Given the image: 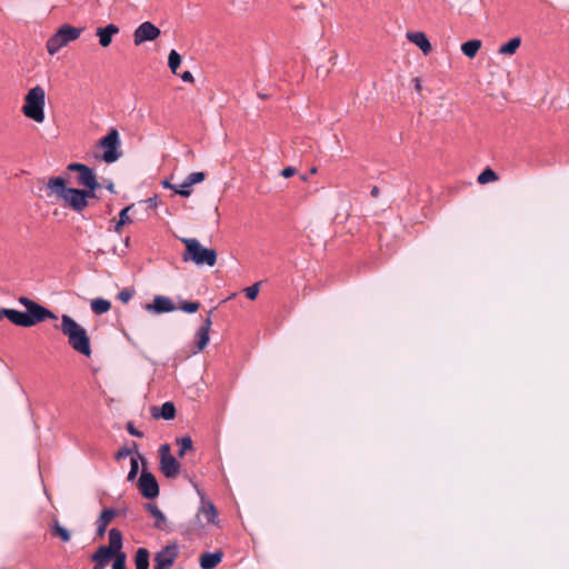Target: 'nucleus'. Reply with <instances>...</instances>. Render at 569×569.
<instances>
[{
	"label": "nucleus",
	"mask_w": 569,
	"mask_h": 569,
	"mask_svg": "<svg viewBox=\"0 0 569 569\" xmlns=\"http://www.w3.org/2000/svg\"><path fill=\"white\" fill-rule=\"evenodd\" d=\"M297 173V169L295 167H286L281 170L280 174L283 178H291Z\"/></svg>",
	"instance_id": "41"
},
{
	"label": "nucleus",
	"mask_w": 569,
	"mask_h": 569,
	"mask_svg": "<svg viewBox=\"0 0 569 569\" xmlns=\"http://www.w3.org/2000/svg\"><path fill=\"white\" fill-rule=\"evenodd\" d=\"M193 184L186 178L183 182L177 183L176 194L188 198L192 193Z\"/></svg>",
	"instance_id": "31"
},
{
	"label": "nucleus",
	"mask_w": 569,
	"mask_h": 569,
	"mask_svg": "<svg viewBox=\"0 0 569 569\" xmlns=\"http://www.w3.org/2000/svg\"><path fill=\"white\" fill-rule=\"evenodd\" d=\"M18 301L26 308L27 311L22 312L16 309L2 308L0 310V320L6 317L16 326L29 328L36 326L37 323L43 322L47 319H57V316L49 309L27 297L22 296L18 299Z\"/></svg>",
	"instance_id": "2"
},
{
	"label": "nucleus",
	"mask_w": 569,
	"mask_h": 569,
	"mask_svg": "<svg viewBox=\"0 0 569 569\" xmlns=\"http://www.w3.org/2000/svg\"><path fill=\"white\" fill-rule=\"evenodd\" d=\"M50 533L59 538L62 542H69L71 540L70 531L63 527L58 519H53L50 523Z\"/></svg>",
	"instance_id": "20"
},
{
	"label": "nucleus",
	"mask_w": 569,
	"mask_h": 569,
	"mask_svg": "<svg viewBox=\"0 0 569 569\" xmlns=\"http://www.w3.org/2000/svg\"><path fill=\"white\" fill-rule=\"evenodd\" d=\"M161 184L163 186V188L166 189H170V190H173V192L176 193V190H177V183H171L169 179H164Z\"/></svg>",
	"instance_id": "44"
},
{
	"label": "nucleus",
	"mask_w": 569,
	"mask_h": 569,
	"mask_svg": "<svg viewBox=\"0 0 569 569\" xmlns=\"http://www.w3.org/2000/svg\"><path fill=\"white\" fill-rule=\"evenodd\" d=\"M521 44L520 37H513L508 42L500 46L498 53L503 56H512L517 52Z\"/></svg>",
	"instance_id": "24"
},
{
	"label": "nucleus",
	"mask_w": 569,
	"mask_h": 569,
	"mask_svg": "<svg viewBox=\"0 0 569 569\" xmlns=\"http://www.w3.org/2000/svg\"><path fill=\"white\" fill-rule=\"evenodd\" d=\"M371 197L377 198L380 194V189L377 186H373L370 191Z\"/></svg>",
	"instance_id": "47"
},
{
	"label": "nucleus",
	"mask_w": 569,
	"mask_h": 569,
	"mask_svg": "<svg viewBox=\"0 0 569 569\" xmlns=\"http://www.w3.org/2000/svg\"><path fill=\"white\" fill-rule=\"evenodd\" d=\"M108 190H110L111 192H113V188H114V184L112 182L109 183V186L107 187Z\"/></svg>",
	"instance_id": "50"
},
{
	"label": "nucleus",
	"mask_w": 569,
	"mask_h": 569,
	"mask_svg": "<svg viewBox=\"0 0 569 569\" xmlns=\"http://www.w3.org/2000/svg\"><path fill=\"white\" fill-rule=\"evenodd\" d=\"M415 89L417 92H420L422 90V84L420 78H413Z\"/></svg>",
	"instance_id": "46"
},
{
	"label": "nucleus",
	"mask_w": 569,
	"mask_h": 569,
	"mask_svg": "<svg viewBox=\"0 0 569 569\" xmlns=\"http://www.w3.org/2000/svg\"><path fill=\"white\" fill-rule=\"evenodd\" d=\"M407 39L410 42L415 43L425 56H428L432 51V46L425 32H408Z\"/></svg>",
	"instance_id": "15"
},
{
	"label": "nucleus",
	"mask_w": 569,
	"mask_h": 569,
	"mask_svg": "<svg viewBox=\"0 0 569 569\" xmlns=\"http://www.w3.org/2000/svg\"><path fill=\"white\" fill-rule=\"evenodd\" d=\"M120 219L116 220L114 218L110 220V229L113 228V230L118 233L121 232V229L123 226L132 223L131 216H119Z\"/></svg>",
	"instance_id": "30"
},
{
	"label": "nucleus",
	"mask_w": 569,
	"mask_h": 569,
	"mask_svg": "<svg viewBox=\"0 0 569 569\" xmlns=\"http://www.w3.org/2000/svg\"><path fill=\"white\" fill-rule=\"evenodd\" d=\"M138 488L141 495L147 499H153L159 496V486L157 479L146 469H143L141 472L138 481Z\"/></svg>",
	"instance_id": "12"
},
{
	"label": "nucleus",
	"mask_w": 569,
	"mask_h": 569,
	"mask_svg": "<svg viewBox=\"0 0 569 569\" xmlns=\"http://www.w3.org/2000/svg\"><path fill=\"white\" fill-rule=\"evenodd\" d=\"M120 146L119 132L116 128H111L108 133L98 141V147L103 149V153L97 156V158L106 163L116 162L122 156Z\"/></svg>",
	"instance_id": "8"
},
{
	"label": "nucleus",
	"mask_w": 569,
	"mask_h": 569,
	"mask_svg": "<svg viewBox=\"0 0 569 569\" xmlns=\"http://www.w3.org/2000/svg\"><path fill=\"white\" fill-rule=\"evenodd\" d=\"M209 331H206V329H199L197 332V349L198 351L203 350L207 345L209 343Z\"/></svg>",
	"instance_id": "32"
},
{
	"label": "nucleus",
	"mask_w": 569,
	"mask_h": 569,
	"mask_svg": "<svg viewBox=\"0 0 569 569\" xmlns=\"http://www.w3.org/2000/svg\"><path fill=\"white\" fill-rule=\"evenodd\" d=\"M82 28H76L71 24L61 26L54 34H52L47 41V51L49 54L53 56L57 53L62 47L67 46L69 42L77 40L81 32Z\"/></svg>",
	"instance_id": "7"
},
{
	"label": "nucleus",
	"mask_w": 569,
	"mask_h": 569,
	"mask_svg": "<svg viewBox=\"0 0 569 569\" xmlns=\"http://www.w3.org/2000/svg\"><path fill=\"white\" fill-rule=\"evenodd\" d=\"M150 553L146 548H139L134 556L136 569H148L149 568Z\"/></svg>",
	"instance_id": "25"
},
{
	"label": "nucleus",
	"mask_w": 569,
	"mask_h": 569,
	"mask_svg": "<svg viewBox=\"0 0 569 569\" xmlns=\"http://www.w3.org/2000/svg\"><path fill=\"white\" fill-rule=\"evenodd\" d=\"M310 172H311L312 174H313V173H316V172H317V168H316V167H312V168H311V170H310Z\"/></svg>",
	"instance_id": "51"
},
{
	"label": "nucleus",
	"mask_w": 569,
	"mask_h": 569,
	"mask_svg": "<svg viewBox=\"0 0 569 569\" xmlns=\"http://www.w3.org/2000/svg\"><path fill=\"white\" fill-rule=\"evenodd\" d=\"M158 204V196L154 194L153 197H150L146 200L139 201L137 204L131 203L126 207H123L118 213H130L132 210H152L156 209Z\"/></svg>",
	"instance_id": "16"
},
{
	"label": "nucleus",
	"mask_w": 569,
	"mask_h": 569,
	"mask_svg": "<svg viewBox=\"0 0 569 569\" xmlns=\"http://www.w3.org/2000/svg\"><path fill=\"white\" fill-rule=\"evenodd\" d=\"M146 508L156 518L154 527L160 530H166L167 518L157 505L148 503Z\"/></svg>",
	"instance_id": "23"
},
{
	"label": "nucleus",
	"mask_w": 569,
	"mask_h": 569,
	"mask_svg": "<svg viewBox=\"0 0 569 569\" xmlns=\"http://www.w3.org/2000/svg\"><path fill=\"white\" fill-rule=\"evenodd\" d=\"M217 519V510L212 502L202 499L201 506L187 529L186 533L189 537H200L204 532L206 525L214 523Z\"/></svg>",
	"instance_id": "6"
},
{
	"label": "nucleus",
	"mask_w": 569,
	"mask_h": 569,
	"mask_svg": "<svg viewBox=\"0 0 569 569\" xmlns=\"http://www.w3.org/2000/svg\"><path fill=\"white\" fill-rule=\"evenodd\" d=\"M186 250L182 254L184 262L192 261L197 266L213 267L217 262V251L204 248L196 238L181 239Z\"/></svg>",
	"instance_id": "4"
},
{
	"label": "nucleus",
	"mask_w": 569,
	"mask_h": 569,
	"mask_svg": "<svg viewBox=\"0 0 569 569\" xmlns=\"http://www.w3.org/2000/svg\"><path fill=\"white\" fill-rule=\"evenodd\" d=\"M146 310L153 313L172 312L176 310V306L170 298L156 296L152 302L146 306Z\"/></svg>",
	"instance_id": "13"
},
{
	"label": "nucleus",
	"mask_w": 569,
	"mask_h": 569,
	"mask_svg": "<svg viewBox=\"0 0 569 569\" xmlns=\"http://www.w3.org/2000/svg\"><path fill=\"white\" fill-rule=\"evenodd\" d=\"M160 458V471L170 479H174L180 473L181 465L174 456L171 453V447L168 443H163L159 448Z\"/></svg>",
	"instance_id": "9"
},
{
	"label": "nucleus",
	"mask_w": 569,
	"mask_h": 569,
	"mask_svg": "<svg viewBox=\"0 0 569 569\" xmlns=\"http://www.w3.org/2000/svg\"><path fill=\"white\" fill-rule=\"evenodd\" d=\"M482 46V41L479 39H472L461 44L462 53L469 59H473Z\"/></svg>",
	"instance_id": "22"
},
{
	"label": "nucleus",
	"mask_w": 569,
	"mask_h": 569,
	"mask_svg": "<svg viewBox=\"0 0 569 569\" xmlns=\"http://www.w3.org/2000/svg\"><path fill=\"white\" fill-rule=\"evenodd\" d=\"M116 556L112 550H109L106 546H101L97 549V551L91 556L92 561H100L104 563H109V561Z\"/></svg>",
	"instance_id": "26"
},
{
	"label": "nucleus",
	"mask_w": 569,
	"mask_h": 569,
	"mask_svg": "<svg viewBox=\"0 0 569 569\" xmlns=\"http://www.w3.org/2000/svg\"><path fill=\"white\" fill-rule=\"evenodd\" d=\"M177 76H179L181 78V80L184 82H193L194 81V78L190 71H184L182 73H178Z\"/></svg>",
	"instance_id": "43"
},
{
	"label": "nucleus",
	"mask_w": 569,
	"mask_h": 569,
	"mask_svg": "<svg viewBox=\"0 0 569 569\" xmlns=\"http://www.w3.org/2000/svg\"><path fill=\"white\" fill-rule=\"evenodd\" d=\"M109 550H112L116 555L122 553V533L119 529L112 528L109 531V546H106Z\"/></svg>",
	"instance_id": "21"
},
{
	"label": "nucleus",
	"mask_w": 569,
	"mask_h": 569,
	"mask_svg": "<svg viewBox=\"0 0 569 569\" xmlns=\"http://www.w3.org/2000/svg\"><path fill=\"white\" fill-rule=\"evenodd\" d=\"M138 459H140L142 462H144V459L142 456L138 455V458L132 457L130 460V471L128 473V480L132 481L136 479L138 471H139V465Z\"/></svg>",
	"instance_id": "34"
},
{
	"label": "nucleus",
	"mask_w": 569,
	"mask_h": 569,
	"mask_svg": "<svg viewBox=\"0 0 569 569\" xmlns=\"http://www.w3.org/2000/svg\"><path fill=\"white\" fill-rule=\"evenodd\" d=\"M180 64L181 56L176 50H171L168 57V66L173 74H178Z\"/></svg>",
	"instance_id": "29"
},
{
	"label": "nucleus",
	"mask_w": 569,
	"mask_h": 569,
	"mask_svg": "<svg viewBox=\"0 0 569 569\" xmlns=\"http://www.w3.org/2000/svg\"><path fill=\"white\" fill-rule=\"evenodd\" d=\"M127 431H128L131 436H133V437H139V438H140V437H142V436H143V433H142L141 431H139L138 429H136V427H134L131 422H129V423L127 425Z\"/></svg>",
	"instance_id": "42"
},
{
	"label": "nucleus",
	"mask_w": 569,
	"mask_h": 569,
	"mask_svg": "<svg viewBox=\"0 0 569 569\" xmlns=\"http://www.w3.org/2000/svg\"><path fill=\"white\" fill-rule=\"evenodd\" d=\"M94 565H93V569H104V567L107 566V563L104 562H100V561H93Z\"/></svg>",
	"instance_id": "48"
},
{
	"label": "nucleus",
	"mask_w": 569,
	"mask_h": 569,
	"mask_svg": "<svg viewBox=\"0 0 569 569\" xmlns=\"http://www.w3.org/2000/svg\"><path fill=\"white\" fill-rule=\"evenodd\" d=\"M117 516V511L113 509H104L97 519V536L102 538L107 531L109 523Z\"/></svg>",
	"instance_id": "17"
},
{
	"label": "nucleus",
	"mask_w": 569,
	"mask_h": 569,
	"mask_svg": "<svg viewBox=\"0 0 569 569\" xmlns=\"http://www.w3.org/2000/svg\"><path fill=\"white\" fill-rule=\"evenodd\" d=\"M177 442L180 446V450L178 452L180 458H182L188 450L192 449V439L188 436L177 439Z\"/></svg>",
	"instance_id": "33"
},
{
	"label": "nucleus",
	"mask_w": 569,
	"mask_h": 569,
	"mask_svg": "<svg viewBox=\"0 0 569 569\" xmlns=\"http://www.w3.org/2000/svg\"><path fill=\"white\" fill-rule=\"evenodd\" d=\"M301 179H302L303 181H306V180H307V176H301Z\"/></svg>",
	"instance_id": "52"
},
{
	"label": "nucleus",
	"mask_w": 569,
	"mask_h": 569,
	"mask_svg": "<svg viewBox=\"0 0 569 569\" xmlns=\"http://www.w3.org/2000/svg\"><path fill=\"white\" fill-rule=\"evenodd\" d=\"M67 170L79 173L77 182L83 189L68 187L62 177H51L44 186L46 197L51 202H61L66 208L80 212L87 208L89 199H98L96 191L101 184L93 169L87 164L72 162L67 166Z\"/></svg>",
	"instance_id": "1"
},
{
	"label": "nucleus",
	"mask_w": 569,
	"mask_h": 569,
	"mask_svg": "<svg viewBox=\"0 0 569 569\" xmlns=\"http://www.w3.org/2000/svg\"><path fill=\"white\" fill-rule=\"evenodd\" d=\"M499 179V176L498 173L490 169V168H486L477 178V181L478 183L480 184H486V183H489V182H495Z\"/></svg>",
	"instance_id": "28"
},
{
	"label": "nucleus",
	"mask_w": 569,
	"mask_h": 569,
	"mask_svg": "<svg viewBox=\"0 0 569 569\" xmlns=\"http://www.w3.org/2000/svg\"><path fill=\"white\" fill-rule=\"evenodd\" d=\"M179 556L178 545L172 543L156 553L153 569H170Z\"/></svg>",
	"instance_id": "10"
},
{
	"label": "nucleus",
	"mask_w": 569,
	"mask_h": 569,
	"mask_svg": "<svg viewBox=\"0 0 569 569\" xmlns=\"http://www.w3.org/2000/svg\"><path fill=\"white\" fill-rule=\"evenodd\" d=\"M119 27L114 23H109L106 27L97 28L96 34L99 38V44L107 48L111 44L113 36L119 33Z\"/></svg>",
	"instance_id": "14"
},
{
	"label": "nucleus",
	"mask_w": 569,
	"mask_h": 569,
	"mask_svg": "<svg viewBox=\"0 0 569 569\" xmlns=\"http://www.w3.org/2000/svg\"><path fill=\"white\" fill-rule=\"evenodd\" d=\"M211 313H212V311L209 312V315H211ZM211 325H212L211 317L208 316L200 329H206V331H210Z\"/></svg>",
	"instance_id": "45"
},
{
	"label": "nucleus",
	"mask_w": 569,
	"mask_h": 569,
	"mask_svg": "<svg viewBox=\"0 0 569 569\" xmlns=\"http://www.w3.org/2000/svg\"><path fill=\"white\" fill-rule=\"evenodd\" d=\"M200 303L198 301H184L181 303L180 309L187 313H193L198 311Z\"/></svg>",
	"instance_id": "35"
},
{
	"label": "nucleus",
	"mask_w": 569,
	"mask_h": 569,
	"mask_svg": "<svg viewBox=\"0 0 569 569\" xmlns=\"http://www.w3.org/2000/svg\"><path fill=\"white\" fill-rule=\"evenodd\" d=\"M61 332L68 338L71 348L86 357L91 356L90 339L86 329L68 315L61 316Z\"/></svg>",
	"instance_id": "3"
},
{
	"label": "nucleus",
	"mask_w": 569,
	"mask_h": 569,
	"mask_svg": "<svg viewBox=\"0 0 569 569\" xmlns=\"http://www.w3.org/2000/svg\"><path fill=\"white\" fill-rule=\"evenodd\" d=\"M244 293L248 299L254 300L259 293V282H257L250 287H247L244 289Z\"/></svg>",
	"instance_id": "38"
},
{
	"label": "nucleus",
	"mask_w": 569,
	"mask_h": 569,
	"mask_svg": "<svg viewBox=\"0 0 569 569\" xmlns=\"http://www.w3.org/2000/svg\"><path fill=\"white\" fill-rule=\"evenodd\" d=\"M223 558L221 550L214 552H204L200 556L199 563L202 569H214Z\"/></svg>",
	"instance_id": "18"
},
{
	"label": "nucleus",
	"mask_w": 569,
	"mask_h": 569,
	"mask_svg": "<svg viewBox=\"0 0 569 569\" xmlns=\"http://www.w3.org/2000/svg\"><path fill=\"white\" fill-rule=\"evenodd\" d=\"M44 103L46 92L43 88L36 86L26 94L22 112L27 118L36 122H42L44 120Z\"/></svg>",
	"instance_id": "5"
},
{
	"label": "nucleus",
	"mask_w": 569,
	"mask_h": 569,
	"mask_svg": "<svg viewBox=\"0 0 569 569\" xmlns=\"http://www.w3.org/2000/svg\"><path fill=\"white\" fill-rule=\"evenodd\" d=\"M258 97H259L260 99H262V100H266V99H268L270 96H269V94H267V93H258Z\"/></svg>",
	"instance_id": "49"
},
{
	"label": "nucleus",
	"mask_w": 569,
	"mask_h": 569,
	"mask_svg": "<svg viewBox=\"0 0 569 569\" xmlns=\"http://www.w3.org/2000/svg\"><path fill=\"white\" fill-rule=\"evenodd\" d=\"M111 309V303L109 300L103 298H97L91 301V310L96 315H102L108 312Z\"/></svg>",
	"instance_id": "27"
},
{
	"label": "nucleus",
	"mask_w": 569,
	"mask_h": 569,
	"mask_svg": "<svg viewBox=\"0 0 569 569\" xmlns=\"http://www.w3.org/2000/svg\"><path fill=\"white\" fill-rule=\"evenodd\" d=\"M132 455V450L131 449H128V448H121L120 450H118V452L116 453V459L117 460H121L123 458H127L128 456H131Z\"/></svg>",
	"instance_id": "40"
},
{
	"label": "nucleus",
	"mask_w": 569,
	"mask_h": 569,
	"mask_svg": "<svg viewBox=\"0 0 569 569\" xmlns=\"http://www.w3.org/2000/svg\"><path fill=\"white\" fill-rule=\"evenodd\" d=\"M161 34L160 29L150 21L142 22L133 32V43L140 46L153 41Z\"/></svg>",
	"instance_id": "11"
},
{
	"label": "nucleus",
	"mask_w": 569,
	"mask_h": 569,
	"mask_svg": "<svg viewBox=\"0 0 569 569\" xmlns=\"http://www.w3.org/2000/svg\"><path fill=\"white\" fill-rule=\"evenodd\" d=\"M151 415L153 418H162L164 420H171L176 417V407L173 402L167 401L161 408L152 407Z\"/></svg>",
	"instance_id": "19"
},
{
	"label": "nucleus",
	"mask_w": 569,
	"mask_h": 569,
	"mask_svg": "<svg viewBox=\"0 0 569 569\" xmlns=\"http://www.w3.org/2000/svg\"><path fill=\"white\" fill-rule=\"evenodd\" d=\"M133 295H134V290L133 289L126 288V289L121 290L118 293V299L121 302L127 303V302H129L132 299Z\"/></svg>",
	"instance_id": "36"
},
{
	"label": "nucleus",
	"mask_w": 569,
	"mask_h": 569,
	"mask_svg": "<svg viewBox=\"0 0 569 569\" xmlns=\"http://www.w3.org/2000/svg\"><path fill=\"white\" fill-rule=\"evenodd\" d=\"M114 559V562L112 565V569H127L126 567V555L124 553H117Z\"/></svg>",
	"instance_id": "39"
},
{
	"label": "nucleus",
	"mask_w": 569,
	"mask_h": 569,
	"mask_svg": "<svg viewBox=\"0 0 569 569\" xmlns=\"http://www.w3.org/2000/svg\"><path fill=\"white\" fill-rule=\"evenodd\" d=\"M207 177V173L203 172V171H198V172H192L190 173L187 179L192 183V184H196V183H200L202 182Z\"/></svg>",
	"instance_id": "37"
}]
</instances>
